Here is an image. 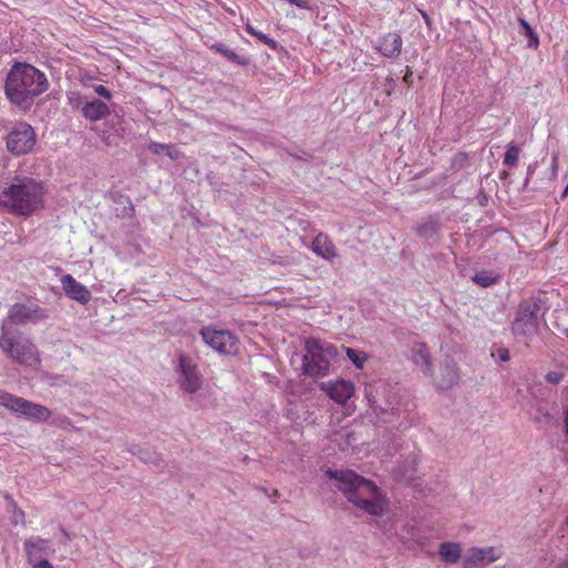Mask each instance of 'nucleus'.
I'll return each instance as SVG.
<instances>
[{"instance_id": "f257e3e1", "label": "nucleus", "mask_w": 568, "mask_h": 568, "mask_svg": "<svg viewBox=\"0 0 568 568\" xmlns=\"http://www.w3.org/2000/svg\"><path fill=\"white\" fill-rule=\"evenodd\" d=\"M49 88L45 74L29 63H14L9 70L4 92L9 101L22 109H29L34 99Z\"/></svg>"}, {"instance_id": "f03ea898", "label": "nucleus", "mask_w": 568, "mask_h": 568, "mask_svg": "<svg viewBox=\"0 0 568 568\" xmlns=\"http://www.w3.org/2000/svg\"><path fill=\"white\" fill-rule=\"evenodd\" d=\"M327 475L336 481V487L349 503L373 516L384 513L385 499L373 481L353 470H327Z\"/></svg>"}, {"instance_id": "7ed1b4c3", "label": "nucleus", "mask_w": 568, "mask_h": 568, "mask_svg": "<svg viewBox=\"0 0 568 568\" xmlns=\"http://www.w3.org/2000/svg\"><path fill=\"white\" fill-rule=\"evenodd\" d=\"M43 187L33 179H14V182L0 190V206L10 213L28 216L41 207Z\"/></svg>"}, {"instance_id": "20e7f679", "label": "nucleus", "mask_w": 568, "mask_h": 568, "mask_svg": "<svg viewBox=\"0 0 568 568\" xmlns=\"http://www.w3.org/2000/svg\"><path fill=\"white\" fill-rule=\"evenodd\" d=\"M303 373L313 378L325 377L331 373V364L337 356V348L325 341L310 338L305 342Z\"/></svg>"}, {"instance_id": "39448f33", "label": "nucleus", "mask_w": 568, "mask_h": 568, "mask_svg": "<svg viewBox=\"0 0 568 568\" xmlns=\"http://www.w3.org/2000/svg\"><path fill=\"white\" fill-rule=\"evenodd\" d=\"M0 348L20 365L38 367L40 356L37 346L29 339L16 341L8 332L0 336Z\"/></svg>"}, {"instance_id": "423d86ee", "label": "nucleus", "mask_w": 568, "mask_h": 568, "mask_svg": "<svg viewBox=\"0 0 568 568\" xmlns=\"http://www.w3.org/2000/svg\"><path fill=\"white\" fill-rule=\"evenodd\" d=\"M0 406L6 407L9 410L24 415L26 417L37 420L44 422L50 418L51 412L45 406L32 403L22 397L12 395L8 392L0 389Z\"/></svg>"}, {"instance_id": "0eeeda50", "label": "nucleus", "mask_w": 568, "mask_h": 568, "mask_svg": "<svg viewBox=\"0 0 568 568\" xmlns=\"http://www.w3.org/2000/svg\"><path fill=\"white\" fill-rule=\"evenodd\" d=\"M539 305L532 300L521 301L518 305L511 332L515 335L530 336L538 328Z\"/></svg>"}, {"instance_id": "6e6552de", "label": "nucleus", "mask_w": 568, "mask_h": 568, "mask_svg": "<svg viewBox=\"0 0 568 568\" xmlns=\"http://www.w3.org/2000/svg\"><path fill=\"white\" fill-rule=\"evenodd\" d=\"M204 343L223 355H235L239 352L240 341L230 331L204 326L200 331Z\"/></svg>"}, {"instance_id": "1a4fd4ad", "label": "nucleus", "mask_w": 568, "mask_h": 568, "mask_svg": "<svg viewBox=\"0 0 568 568\" xmlns=\"http://www.w3.org/2000/svg\"><path fill=\"white\" fill-rule=\"evenodd\" d=\"M178 374L180 387L189 393H196L203 384V376L194 359L181 352L178 356Z\"/></svg>"}, {"instance_id": "9d476101", "label": "nucleus", "mask_w": 568, "mask_h": 568, "mask_svg": "<svg viewBox=\"0 0 568 568\" xmlns=\"http://www.w3.org/2000/svg\"><path fill=\"white\" fill-rule=\"evenodd\" d=\"M36 144V133L26 122L17 123L7 138V148L14 155L29 153Z\"/></svg>"}, {"instance_id": "9b49d317", "label": "nucleus", "mask_w": 568, "mask_h": 568, "mask_svg": "<svg viewBox=\"0 0 568 568\" xmlns=\"http://www.w3.org/2000/svg\"><path fill=\"white\" fill-rule=\"evenodd\" d=\"M48 317L44 308L37 304H13L8 312V320L12 324L39 323Z\"/></svg>"}, {"instance_id": "f8f14e48", "label": "nucleus", "mask_w": 568, "mask_h": 568, "mask_svg": "<svg viewBox=\"0 0 568 568\" xmlns=\"http://www.w3.org/2000/svg\"><path fill=\"white\" fill-rule=\"evenodd\" d=\"M321 390H323L331 399L339 405L346 404V402L354 395L355 385L351 381L337 379L329 382H322L318 384Z\"/></svg>"}, {"instance_id": "ddd939ff", "label": "nucleus", "mask_w": 568, "mask_h": 568, "mask_svg": "<svg viewBox=\"0 0 568 568\" xmlns=\"http://www.w3.org/2000/svg\"><path fill=\"white\" fill-rule=\"evenodd\" d=\"M500 558V554L494 547H473L464 558V568H475L491 564Z\"/></svg>"}, {"instance_id": "4468645a", "label": "nucleus", "mask_w": 568, "mask_h": 568, "mask_svg": "<svg viewBox=\"0 0 568 568\" xmlns=\"http://www.w3.org/2000/svg\"><path fill=\"white\" fill-rule=\"evenodd\" d=\"M61 285L65 295L81 304H87L91 300V292L72 275L65 274L61 277Z\"/></svg>"}, {"instance_id": "2eb2a0df", "label": "nucleus", "mask_w": 568, "mask_h": 568, "mask_svg": "<svg viewBox=\"0 0 568 568\" xmlns=\"http://www.w3.org/2000/svg\"><path fill=\"white\" fill-rule=\"evenodd\" d=\"M23 548L28 564L38 562L40 558L48 554L49 540L41 537H32L23 542Z\"/></svg>"}, {"instance_id": "dca6fc26", "label": "nucleus", "mask_w": 568, "mask_h": 568, "mask_svg": "<svg viewBox=\"0 0 568 568\" xmlns=\"http://www.w3.org/2000/svg\"><path fill=\"white\" fill-rule=\"evenodd\" d=\"M412 359L425 375L433 374V364L429 349L425 343H414L412 346Z\"/></svg>"}, {"instance_id": "f3484780", "label": "nucleus", "mask_w": 568, "mask_h": 568, "mask_svg": "<svg viewBox=\"0 0 568 568\" xmlns=\"http://www.w3.org/2000/svg\"><path fill=\"white\" fill-rule=\"evenodd\" d=\"M403 40L397 32L385 34L378 43V51L387 58L398 57L402 52Z\"/></svg>"}, {"instance_id": "a211bd4d", "label": "nucleus", "mask_w": 568, "mask_h": 568, "mask_svg": "<svg viewBox=\"0 0 568 568\" xmlns=\"http://www.w3.org/2000/svg\"><path fill=\"white\" fill-rule=\"evenodd\" d=\"M312 250L315 254L327 261H331L337 256L336 246L328 237V235L324 233H320L315 236L312 243Z\"/></svg>"}, {"instance_id": "6ab92c4d", "label": "nucleus", "mask_w": 568, "mask_h": 568, "mask_svg": "<svg viewBox=\"0 0 568 568\" xmlns=\"http://www.w3.org/2000/svg\"><path fill=\"white\" fill-rule=\"evenodd\" d=\"M110 113V108L106 103H104L101 100H93L91 102H87L82 106V115L91 122L100 121L106 118Z\"/></svg>"}, {"instance_id": "aec40b11", "label": "nucleus", "mask_w": 568, "mask_h": 568, "mask_svg": "<svg viewBox=\"0 0 568 568\" xmlns=\"http://www.w3.org/2000/svg\"><path fill=\"white\" fill-rule=\"evenodd\" d=\"M439 555L447 564H456L462 555V547L457 542H443L439 546Z\"/></svg>"}, {"instance_id": "412c9836", "label": "nucleus", "mask_w": 568, "mask_h": 568, "mask_svg": "<svg viewBox=\"0 0 568 568\" xmlns=\"http://www.w3.org/2000/svg\"><path fill=\"white\" fill-rule=\"evenodd\" d=\"M500 276L493 271L477 272L473 281L481 287H490L499 282Z\"/></svg>"}, {"instance_id": "4be33fe9", "label": "nucleus", "mask_w": 568, "mask_h": 568, "mask_svg": "<svg viewBox=\"0 0 568 568\" xmlns=\"http://www.w3.org/2000/svg\"><path fill=\"white\" fill-rule=\"evenodd\" d=\"M346 356L355 365L356 368L362 369L368 359V355L363 351H357L351 347H344Z\"/></svg>"}, {"instance_id": "5701e85b", "label": "nucleus", "mask_w": 568, "mask_h": 568, "mask_svg": "<svg viewBox=\"0 0 568 568\" xmlns=\"http://www.w3.org/2000/svg\"><path fill=\"white\" fill-rule=\"evenodd\" d=\"M149 150L153 154L165 153L169 158H171L173 160L178 159L179 154H180V152L176 149H174L172 145L162 144V143H158V142H151L149 145Z\"/></svg>"}, {"instance_id": "b1692460", "label": "nucleus", "mask_w": 568, "mask_h": 568, "mask_svg": "<svg viewBox=\"0 0 568 568\" xmlns=\"http://www.w3.org/2000/svg\"><path fill=\"white\" fill-rule=\"evenodd\" d=\"M212 50H214L217 53H221L223 57H225L229 61L243 64L244 61H242L241 57L230 49L229 47L222 44V43H215L212 45Z\"/></svg>"}, {"instance_id": "393cba45", "label": "nucleus", "mask_w": 568, "mask_h": 568, "mask_svg": "<svg viewBox=\"0 0 568 568\" xmlns=\"http://www.w3.org/2000/svg\"><path fill=\"white\" fill-rule=\"evenodd\" d=\"M245 30L248 34L255 37L256 39H258L262 43L266 44L267 47H270L271 49H276L277 47V43L274 39L270 38L267 34L261 32V31H257L252 24L250 23H246L245 24Z\"/></svg>"}, {"instance_id": "a878e982", "label": "nucleus", "mask_w": 568, "mask_h": 568, "mask_svg": "<svg viewBox=\"0 0 568 568\" xmlns=\"http://www.w3.org/2000/svg\"><path fill=\"white\" fill-rule=\"evenodd\" d=\"M519 148L513 143L507 145V150L504 156V165L515 168L518 165L519 161Z\"/></svg>"}, {"instance_id": "bb28decb", "label": "nucleus", "mask_w": 568, "mask_h": 568, "mask_svg": "<svg viewBox=\"0 0 568 568\" xmlns=\"http://www.w3.org/2000/svg\"><path fill=\"white\" fill-rule=\"evenodd\" d=\"M448 377L449 378H448L447 382L446 381H442L440 382V387L442 388H448V387L453 386L457 382L458 375H457V372L455 371L454 367L448 369Z\"/></svg>"}, {"instance_id": "cd10ccee", "label": "nucleus", "mask_w": 568, "mask_h": 568, "mask_svg": "<svg viewBox=\"0 0 568 568\" xmlns=\"http://www.w3.org/2000/svg\"><path fill=\"white\" fill-rule=\"evenodd\" d=\"M564 378V373L561 372H556V371H552V372H548L545 376V379L550 383V384H559Z\"/></svg>"}, {"instance_id": "c85d7f7f", "label": "nucleus", "mask_w": 568, "mask_h": 568, "mask_svg": "<svg viewBox=\"0 0 568 568\" xmlns=\"http://www.w3.org/2000/svg\"><path fill=\"white\" fill-rule=\"evenodd\" d=\"M94 92L106 100H110L112 98L111 91L103 84H98L94 87Z\"/></svg>"}, {"instance_id": "c756f323", "label": "nucleus", "mask_w": 568, "mask_h": 568, "mask_svg": "<svg viewBox=\"0 0 568 568\" xmlns=\"http://www.w3.org/2000/svg\"><path fill=\"white\" fill-rule=\"evenodd\" d=\"M497 355L501 362H508L510 359L509 349L506 347L498 348Z\"/></svg>"}, {"instance_id": "7c9ffc66", "label": "nucleus", "mask_w": 568, "mask_h": 568, "mask_svg": "<svg viewBox=\"0 0 568 568\" xmlns=\"http://www.w3.org/2000/svg\"><path fill=\"white\" fill-rule=\"evenodd\" d=\"M290 3L291 4H294L301 9H312V4L310 3L308 0H290Z\"/></svg>"}, {"instance_id": "2f4dec72", "label": "nucleus", "mask_w": 568, "mask_h": 568, "mask_svg": "<svg viewBox=\"0 0 568 568\" xmlns=\"http://www.w3.org/2000/svg\"><path fill=\"white\" fill-rule=\"evenodd\" d=\"M32 568H54L48 559H41L38 562L30 564Z\"/></svg>"}, {"instance_id": "473e14b6", "label": "nucleus", "mask_w": 568, "mask_h": 568, "mask_svg": "<svg viewBox=\"0 0 568 568\" xmlns=\"http://www.w3.org/2000/svg\"><path fill=\"white\" fill-rule=\"evenodd\" d=\"M73 95H75V93H73ZM69 100L73 108L78 106L80 104V95L79 94H77V98L69 97Z\"/></svg>"}, {"instance_id": "72a5a7b5", "label": "nucleus", "mask_w": 568, "mask_h": 568, "mask_svg": "<svg viewBox=\"0 0 568 568\" xmlns=\"http://www.w3.org/2000/svg\"><path fill=\"white\" fill-rule=\"evenodd\" d=\"M60 423H61V425H62V424H65V425H70V424H71V422H70V419H69L68 417H63V418H61V419H60Z\"/></svg>"}, {"instance_id": "f704fd0d", "label": "nucleus", "mask_w": 568, "mask_h": 568, "mask_svg": "<svg viewBox=\"0 0 568 568\" xmlns=\"http://www.w3.org/2000/svg\"><path fill=\"white\" fill-rule=\"evenodd\" d=\"M417 233H418L419 235H424V234L426 233V227H425V226H420V227H418Z\"/></svg>"}, {"instance_id": "c9c22d12", "label": "nucleus", "mask_w": 568, "mask_h": 568, "mask_svg": "<svg viewBox=\"0 0 568 568\" xmlns=\"http://www.w3.org/2000/svg\"><path fill=\"white\" fill-rule=\"evenodd\" d=\"M544 418L546 419V422H551L552 420V416L549 413H545L544 414Z\"/></svg>"}, {"instance_id": "e433bc0d", "label": "nucleus", "mask_w": 568, "mask_h": 568, "mask_svg": "<svg viewBox=\"0 0 568 568\" xmlns=\"http://www.w3.org/2000/svg\"><path fill=\"white\" fill-rule=\"evenodd\" d=\"M567 196H568V182H567V185H566V187H565V190H564V192H562V194H561V197H562V199H565V197H567Z\"/></svg>"}, {"instance_id": "4c0bfd02", "label": "nucleus", "mask_w": 568, "mask_h": 568, "mask_svg": "<svg viewBox=\"0 0 568 568\" xmlns=\"http://www.w3.org/2000/svg\"><path fill=\"white\" fill-rule=\"evenodd\" d=\"M523 24L525 26V28L528 30V31H531L529 24L526 22V21H523Z\"/></svg>"}, {"instance_id": "58836bf2", "label": "nucleus", "mask_w": 568, "mask_h": 568, "mask_svg": "<svg viewBox=\"0 0 568 568\" xmlns=\"http://www.w3.org/2000/svg\"><path fill=\"white\" fill-rule=\"evenodd\" d=\"M408 80H409V75H408V74H406V75L404 77V81H405V82H407Z\"/></svg>"}, {"instance_id": "ea45409f", "label": "nucleus", "mask_w": 568, "mask_h": 568, "mask_svg": "<svg viewBox=\"0 0 568 568\" xmlns=\"http://www.w3.org/2000/svg\"><path fill=\"white\" fill-rule=\"evenodd\" d=\"M565 524H566V526L568 527V515H567V518H566V520H565Z\"/></svg>"}]
</instances>
